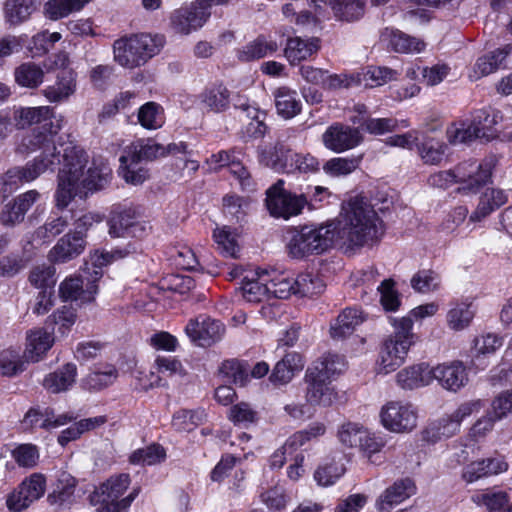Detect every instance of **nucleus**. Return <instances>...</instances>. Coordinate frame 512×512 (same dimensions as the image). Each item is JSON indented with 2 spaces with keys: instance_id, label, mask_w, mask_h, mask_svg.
<instances>
[{
  "instance_id": "obj_1",
  "label": "nucleus",
  "mask_w": 512,
  "mask_h": 512,
  "mask_svg": "<svg viewBox=\"0 0 512 512\" xmlns=\"http://www.w3.org/2000/svg\"><path fill=\"white\" fill-rule=\"evenodd\" d=\"M14 120L21 129L35 125L32 132L22 139L21 147L27 152L41 149L42 153L24 167H14L5 173L0 180L3 198L16 190L19 184L33 181L47 170L53 171L61 162L62 148L57 149L52 137L61 130L63 120L55 117L53 108L21 107L15 111Z\"/></svg>"
},
{
  "instance_id": "obj_2",
  "label": "nucleus",
  "mask_w": 512,
  "mask_h": 512,
  "mask_svg": "<svg viewBox=\"0 0 512 512\" xmlns=\"http://www.w3.org/2000/svg\"><path fill=\"white\" fill-rule=\"evenodd\" d=\"M377 199H369L358 195L343 203L339 217L330 221L337 244L347 250L372 247L379 243L385 233V224L378 211L388 209L382 200L378 206Z\"/></svg>"
},
{
  "instance_id": "obj_3",
  "label": "nucleus",
  "mask_w": 512,
  "mask_h": 512,
  "mask_svg": "<svg viewBox=\"0 0 512 512\" xmlns=\"http://www.w3.org/2000/svg\"><path fill=\"white\" fill-rule=\"evenodd\" d=\"M60 156L61 168L58 172V184L55 192V205L58 209H65L71 201L81 195L84 190L97 191L103 189L112 176L108 165L90 167L84 175V168L88 163L86 152L72 143L62 144Z\"/></svg>"
},
{
  "instance_id": "obj_4",
  "label": "nucleus",
  "mask_w": 512,
  "mask_h": 512,
  "mask_svg": "<svg viewBox=\"0 0 512 512\" xmlns=\"http://www.w3.org/2000/svg\"><path fill=\"white\" fill-rule=\"evenodd\" d=\"M495 156L485 158L480 164L475 162H463L453 170L438 171L431 174L427 182L430 186L446 189L455 183L465 184V188L476 191L486 185L496 167Z\"/></svg>"
},
{
  "instance_id": "obj_5",
  "label": "nucleus",
  "mask_w": 512,
  "mask_h": 512,
  "mask_svg": "<svg viewBox=\"0 0 512 512\" xmlns=\"http://www.w3.org/2000/svg\"><path fill=\"white\" fill-rule=\"evenodd\" d=\"M163 35L146 33L123 36L113 43L114 61L120 66L133 69L144 65L157 55L164 46Z\"/></svg>"
},
{
  "instance_id": "obj_6",
  "label": "nucleus",
  "mask_w": 512,
  "mask_h": 512,
  "mask_svg": "<svg viewBox=\"0 0 512 512\" xmlns=\"http://www.w3.org/2000/svg\"><path fill=\"white\" fill-rule=\"evenodd\" d=\"M330 222L320 226L305 225L290 228L286 232V249L288 254L301 259L312 254H321L337 244Z\"/></svg>"
},
{
  "instance_id": "obj_7",
  "label": "nucleus",
  "mask_w": 512,
  "mask_h": 512,
  "mask_svg": "<svg viewBox=\"0 0 512 512\" xmlns=\"http://www.w3.org/2000/svg\"><path fill=\"white\" fill-rule=\"evenodd\" d=\"M393 333L382 343L379 365L384 373H390L400 367L411 348L416 342V335L413 333V322L411 317L391 318Z\"/></svg>"
},
{
  "instance_id": "obj_8",
  "label": "nucleus",
  "mask_w": 512,
  "mask_h": 512,
  "mask_svg": "<svg viewBox=\"0 0 512 512\" xmlns=\"http://www.w3.org/2000/svg\"><path fill=\"white\" fill-rule=\"evenodd\" d=\"M129 485L130 477L128 474L112 476L106 482L102 483L90 495L91 504L99 506L96 512L125 511L138 494V490L134 489L129 495L121 498Z\"/></svg>"
},
{
  "instance_id": "obj_9",
  "label": "nucleus",
  "mask_w": 512,
  "mask_h": 512,
  "mask_svg": "<svg viewBox=\"0 0 512 512\" xmlns=\"http://www.w3.org/2000/svg\"><path fill=\"white\" fill-rule=\"evenodd\" d=\"M284 184L279 179L266 191V206L271 216L289 219L299 215L308 201L305 194H294L285 189Z\"/></svg>"
},
{
  "instance_id": "obj_10",
  "label": "nucleus",
  "mask_w": 512,
  "mask_h": 512,
  "mask_svg": "<svg viewBox=\"0 0 512 512\" xmlns=\"http://www.w3.org/2000/svg\"><path fill=\"white\" fill-rule=\"evenodd\" d=\"M498 113L490 108L476 110L472 115L471 123L456 129L450 136L452 143H467L475 139L489 140L494 135V126L498 123Z\"/></svg>"
},
{
  "instance_id": "obj_11",
  "label": "nucleus",
  "mask_w": 512,
  "mask_h": 512,
  "mask_svg": "<svg viewBox=\"0 0 512 512\" xmlns=\"http://www.w3.org/2000/svg\"><path fill=\"white\" fill-rule=\"evenodd\" d=\"M480 408V400L463 403L452 414L429 424L425 430L427 440L436 442L442 438L454 436L460 430L463 419L478 412Z\"/></svg>"
},
{
  "instance_id": "obj_12",
  "label": "nucleus",
  "mask_w": 512,
  "mask_h": 512,
  "mask_svg": "<svg viewBox=\"0 0 512 512\" xmlns=\"http://www.w3.org/2000/svg\"><path fill=\"white\" fill-rule=\"evenodd\" d=\"M380 416L383 426L392 432H409L417 426V411L410 403L388 402Z\"/></svg>"
},
{
  "instance_id": "obj_13",
  "label": "nucleus",
  "mask_w": 512,
  "mask_h": 512,
  "mask_svg": "<svg viewBox=\"0 0 512 512\" xmlns=\"http://www.w3.org/2000/svg\"><path fill=\"white\" fill-rule=\"evenodd\" d=\"M46 479L40 473H33L22 481L18 489L7 497V507L13 512H20L44 495Z\"/></svg>"
},
{
  "instance_id": "obj_14",
  "label": "nucleus",
  "mask_w": 512,
  "mask_h": 512,
  "mask_svg": "<svg viewBox=\"0 0 512 512\" xmlns=\"http://www.w3.org/2000/svg\"><path fill=\"white\" fill-rule=\"evenodd\" d=\"M303 382L304 398L313 407H329L337 399V392L330 380L318 376V372L306 369Z\"/></svg>"
},
{
  "instance_id": "obj_15",
  "label": "nucleus",
  "mask_w": 512,
  "mask_h": 512,
  "mask_svg": "<svg viewBox=\"0 0 512 512\" xmlns=\"http://www.w3.org/2000/svg\"><path fill=\"white\" fill-rule=\"evenodd\" d=\"M361 141L362 136L358 128L341 123L332 124L322 135L324 146L335 153L353 149Z\"/></svg>"
},
{
  "instance_id": "obj_16",
  "label": "nucleus",
  "mask_w": 512,
  "mask_h": 512,
  "mask_svg": "<svg viewBox=\"0 0 512 512\" xmlns=\"http://www.w3.org/2000/svg\"><path fill=\"white\" fill-rule=\"evenodd\" d=\"M187 336L200 346H209L224 335L225 327L218 321L208 317L191 319L185 327Z\"/></svg>"
},
{
  "instance_id": "obj_17",
  "label": "nucleus",
  "mask_w": 512,
  "mask_h": 512,
  "mask_svg": "<svg viewBox=\"0 0 512 512\" xmlns=\"http://www.w3.org/2000/svg\"><path fill=\"white\" fill-rule=\"evenodd\" d=\"M297 153L284 143L265 146L259 151V161L277 172L296 171Z\"/></svg>"
},
{
  "instance_id": "obj_18",
  "label": "nucleus",
  "mask_w": 512,
  "mask_h": 512,
  "mask_svg": "<svg viewBox=\"0 0 512 512\" xmlns=\"http://www.w3.org/2000/svg\"><path fill=\"white\" fill-rule=\"evenodd\" d=\"M210 14V11L196 2L191 6L175 10L171 15V25L177 33L187 35L201 28Z\"/></svg>"
},
{
  "instance_id": "obj_19",
  "label": "nucleus",
  "mask_w": 512,
  "mask_h": 512,
  "mask_svg": "<svg viewBox=\"0 0 512 512\" xmlns=\"http://www.w3.org/2000/svg\"><path fill=\"white\" fill-rule=\"evenodd\" d=\"M234 108L241 111L246 120L244 125L245 133L252 138H262L268 127L265 123L266 113L260 110L242 95L237 94L234 98Z\"/></svg>"
},
{
  "instance_id": "obj_20",
  "label": "nucleus",
  "mask_w": 512,
  "mask_h": 512,
  "mask_svg": "<svg viewBox=\"0 0 512 512\" xmlns=\"http://www.w3.org/2000/svg\"><path fill=\"white\" fill-rule=\"evenodd\" d=\"M430 373L432 380H437L443 388L449 391H458L468 381L466 368L460 361L439 364L431 368Z\"/></svg>"
},
{
  "instance_id": "obj_21",
  "label": "nucleus",
  "mask_w": 512,
  "mask_h": 512,
  "mask_svg": "<svg viewBox=\"0 0 512 512\" xmlns=\"http://www.w3.org/2000/svg\"><path fill=\"white\" fill-rule=\"evenodd\" d=\"M86 240L80 234L68 232L49 251L48 259L53 263H66L83 253Z\"/></svg>"
},
{
  "instance_id": "obj_22",
  "label": "nucleus",
  "mask_w": 512,
  "mask_h": 512,
  "mask_svg": "<svg viewBox=\"0 0 512 512\" xmlns=\"http://www.w3.org/2000/svg\"><path fill=\"white\" fill-rule=\"evenodd\" d=\"M416 493V486L410 478L399 479L387 487L377 499L376 505L380 512H389Z\"/></svg>"
},
{
  "instance_id": "obj_23",
  "label": "nucleus",
  "mask_w": 512,
  "mask_h": 512,
  "mask_svg": "<svg viewBox=\"0 0 512 512\" xmlns=\"http://www.w3.org/2000/svg\"><path fill=\"white\" fill-rule=\"evenodd\" d=\"M74 419L73 416L64 413L55 415L50 408L41 410L40 408H31L25 414L23 423L29 428H42L46 430L55 429L66 425Z\"/></svg>"
},
{
  "instance_id": "obj_24",
  "label": "nucleus",
  "mask_w": 512,
  "mask_h": 512,
  "mask_svg": "<svg viewBox=\"0 0 512 512\" xmlns=\"http://www.w3.org/2000/svg\"><path fill=\"white\" fill-rule=\"evenodd\" d=\"M154 367L155 371L150 372V388L166 386L167 378H182L186 374L182 363L172 356H158Z\"/></svg>"
},
{
  "instance_id": "obj_25",
  "label": "nucleus",
  "mask_w": 512,
  "mask_h": 512,
  "mask_svg": "<svg viewBox=\"0 0 512 512\" xmlns=\"http://www.w3.org/2000/svg\"><path fill=\"white\" fill-rule=\"evenodd\" d=\"M508 464L499 457L473 461L466 465L462 472V478L467 483H473L494 474L506 471Z\"/></svg>"
},
{
  "instance_id": "obj_26",
  "label": "nucleus",
  "mask_w": 512,
  "mask_h": 512,
  "mask_svg": "<svg viewBox=\"0 0 512 512\" xmlns=\"http://www.w3.org/2000/svg\"><path fill=\"white\" fill-rule=\"evenodd\" d=\"M304 361L298 352L290 351L275 364L272 373L269 376L270 381L275 385H284L289 383L295 373L302 370Z\"/></svg>"
},
{
  "instance_id": "obj_27",
  "label": "nucleus",
  "mask_w": 512,
  "mask_h": 512,
  "mask_svg": "<svg viewBox=\"0 0 512 512\" xmlns=\"http://www.w3.org/2000/svg\"><path fill=\"white\" fill-rule=\"evenodd\" d=\"M39 0H5L3 18L7 25L16 27L28 21L38 9Z\"/></svg>"
},
{
  "instance_id": "obj_28",
  "label": "nucleus",
  "mask_w": 512,
  "mask_h": 512,
  "mask_svg": "<svg viewBox=\"0 0 512 512\" xmlns=\"http://www.w3.org/2000/svg\"><path fill=\"white\" fill-rule=\"evenodd\" d=\"M201 105L208 111L223 113L230 108L231 92L222 83L207 86L199 95Z\"/></svg>"
},
{
  "instance_id": "obj_29",
  "label": "nucleus",
  "mask_w": 512,
  "mask_h": 512,
  "mask_svg": "<svg viewBox=\"0 0 512 512\" xmlns=\"http://www.w3.org/2000/svg\"><path fill=\"white\" fill-rule=\"evenodd\" d=\"M76 76L71 70L61 71L53 85L42 90V95L51 103H60L69 99L76 91Z\"/></svg>"
},
{
  "instance_id": "obj_30",
  "label": "nucleus",
  "mask_w": 512,
  "mask_h": 512,
  "mask_svg": "<svg viewBox=\"0 0 512 512\" xmlns=\"http://www.w3.org/2000/svg\"><path fill=\"white\" fill-rule=\"evenodd\" d=\"M84 280L81 277H67L59 286L61 298L65 301L91 302L97 294V285L91 284L83 287Z\"/></svg>"
},
{
  "instance_id": "obj_31",
  "label": "nucleus",
  "mask_w": 512,
  "mask_h": 512,
  "mask_svg": "<svg viewBox=\"0 0 512 512\" xmlns=\"http://www.w3.org/2000/svg\"><path fill=\"white\" fill-rule=\"evenodd\" d=\"M398 385L403 389H416L429 385L432 381L430 368L425 363L406 367L399 371L396 376Z\"/></svg>"
},
{
  "instance_id": "obj_32",
  "label": "nucleus",
  "mask_w": 512,
  "mask_h": 512,
  "mask_svg": "<svg viewBox=\"0 0 512 512\" xmlns=\"http://www.w3.org/2000/svg\"><path fill=\"white\" fill-rule=\"evenodd\" d=\"M77 367L73 363H67L56 371L49 373L43 380L44 388L50 393L67 391L75 383Z\"/></svg>"
},
{
  "instance_id": "obj_33",
  "label": "nucleus",
  "mask_w": 512,
  "mask_h": 512,
  "mask_svg": "<svg viewBox=\"0 0 512 512\" xmlns=\"http://www.w3.org/2000/svg\"><path fill=\"white\" fill-rule=\"evenodd\" d=\"M364 321L362 311L356 308L344 309L330 326L333 339H344L350 336L355 328Z\"/></svg>"
},
{
  "instance_id": "obj_34",
  "label": "nucleus",
  "mask_w": 512,
  "mask_h": 512,
  "mask_svg": "<svg viewBox=\"0 0 512 512\" xmlns=\"http://www.w3.org/2000/svg\"><path fill=\"white\" fill-rule=\"evenodd\" d=\"M318 49V38L292 37L287 40L284 55L291 65H296L316 53Z\"/></svg>"
},
{
  "instance_id": "obj_35",
  "label": "nucleus",
  "mask_w": 512,
  "mask_h": 512,
  "mask_svg": "<svg viewBox=\"0 0 512 512\" xmlns=\"http://www.w3.org/2000/svg\"><path fill=\"white\" fill-rule=\"evenodd\" d=\"M164 157L163 145L149 138L138 140L132 143L125 150V160H131L132 163L141 161H153Z\"/></svg>"
},
{
  "instance_id": "obj_36",
  "label": "nucleus",
  "mask_w": 512,
  "mask_h": 512,
  "mask_svg": "<svg viewBox=\"0 0 512 512\" xmlns=\"http://www.w3.org/2000/svg\"><path fill=\"white\" fill-rule=\"evenodd\" d=\"M77 481L69 473L61 471L53 491L48 495L47 500L51 505L67 506L73 503Z\"/></svg>"
},
{
  "instance_id": "obj_37",
  "label": "nucleus",
  "mask_w": 512,
  "mask_h": 512,
  "mask_svg": "<svg viewBox=\"0 0 512 512\" xmlns=\"http://www.w3.org/2000/svg\"><path fill=\"white\" fill-rule=\"evenodd\" d=\"M278 115L291 119L301 112L302 104L298 93L288 87H279L273 93Z\"/></svg>"
},
{
  "instance_id": "obj_38",
  "label": "nucleus",
  "mask_w": 512,
  "mask_h": 512,
  "mask_svg": "<svg viewBox=\"0 0 512 512\" xmlns=\"http://www.w3.org/2000/svg\"><path fill=\"white\" fill-rule=\"evenodd\" d=\"M345 368L346 362L344 357L334 353H326L314 361L307 370L313 373L318 372V376L332 382V379L341 374Z\"/></svg>"
},
{
  "instance_id": "obj_39",
  "label": "nucleus",
  "mask_w": 512,
  "mask_h": 512,
  "mask_svg": "<svg viewBox=\"0 0 512 512\" xmlns=\"http://www.w3.org/2000/svg\"><path fill=\"white\" fill-rule=\"evenodd\" d=\"M54 342L53 335L44 329L31 330L27 334L25 357L36 362L46 353Z\"/></svg>"
},
{
  "instance_id": "obj_40",
  "label": "nucleus",
  "mask_w": 512,
  "mask_h": 512,
  "mask_svg": "<svg viewBox=\"0 0 512 512\" xmlns=\"http://www.w3.org/2000/svg\"><path fill=\"white\" fill-rule=\"evenodd\" d=\"M512 52V45H505L478 58L474 73L477 78L489 75L506 65V58Z\"/></svg>"
},
{
  "instance_id": "obj_41",
  "label": "nucleus",
  "mask_w": 512,
  "mask_h": 512,
  "mask_svg": "<svg viewBox=\"0 0 512 512\" xmlns=\"http://www.w3.org/2000/svg\"><path fill=\"white\" fill-rule=\"evenodd\" d=\"M346 472L342 457L326 459L314 472V479L318 485L328 487L333 485Z\"/></svg>"
},
{
  "instance_id": "obj_42",
  "label": "nucleus",
  "mask_w": 512,
  "mask_h": 512,
  "mask_svg": "<svg viewBox=\"0 0 512 512\" xmlns=\"http://www.w3.org/2000/svg\"><path fill=\"white\" fill-rule=\"evenodd\" d=\"M383 36L388 37L390 47L398 53H420L426 46L421 39L411 37L399 30L386 29Z\"/></svg>"
},
{
  "instance_id": "obj_43",
  "label": "nucleus",
  "mask_w": 512,
  "mask_h": 512,
  "mask_svg": "<svg viewBox=\"0 0 512 512\" xmlns=\"http://www.w3.org/2000/svg\"><path fill=\"white\" fill-rule=\"evenodd\" d=\"M278 50L276 41L267 40L264 36H259L255 40L238 50L237 56L241 61H252L266 57Z\"/></svg>"
},
{
  "instance_id": "obj_44",
  "label": "nucleus",
  "mask_w": 512,
  "mask_h": 512,
  "mask_svg": "<svg viewBox=\"0 0 512 512\" xmlns=\"http://www.w3.org/2000/svg\"><path fill=\"white\" fill-rule=\"evenodd\" d=\"M44 70L34 62H25L14 71L15 82L25 88H37L44 81Z\"/></svg>"
},
{
  "instance_id": "obj_45",
  "label": "nucleus",
  "mask_w": 512,
  "mask_h": 512,
  "mask_svg": "<svg viewBox=\"0 0 512 512\" xmlns=\"http://www.w3.org/2000/svg\"><path fill=\"white\" fill-rule=\"evenodd\" d=\"M213 238L217 249L225 257L238 258L240 246L237 240V233L228 226L217 227L214 230Z\"/></svg>"
},
{
  "instance_id": "obj_46",
  "label": "nucleus",
  "mask_w": 512,
  "mask_h": 512,
  "mask_svg": "<svg viewBox=\"0 0 512 512\" xmlns=\"http://www.w3.org/2000/svg\"><path fill=\"white\" fill-rule=\"evenodd\" d=\"M412 289L421 294L434 293L442 286L441 276L433 269L418 270L411 278Z\"/></svg>"
},
{
  "instance_id": "obj_47",
  "label": "nucleus",
  "mask_w": 512,
  "mask_h": 512,
  "mask_svg": "<svg viewBox=\"0 0 512 512\" xmlns=\"http://www.w3.org/2000/svg\"><path fill=\"white\" fill-rule=\"evenodd\" d=\"M28 280L39 292H54L57 282L56 269L51 265H38L31 269Z\"/></svg>"
},
{
  "instance_id": "obj_48",
  "label": "nucleus",
  "mask_w": 512,
  "mask_h": 512,
  "mask_svg": "<svg viewBox=\"0 0 512 512\" xmlns=\"http://www.w3.org/2000/svg\"><path fill=\"white\" fill-rule=\"evenodd\" d=\"M420 158L425 164L438 165L442 162L446 144L436 138L426 137L422 142L416 144Z\"/></svg>"
},
{
  "instance_id": "obj_49",
  "label": "nucleus",
  "mask_w": 512,
  "mask_h": 512,
  "mask_svg": "<svg viewBox=\"0 0 512 512\" xmlns=\"http://www.w3.org/2000/svg\"><path fill=\"white\" fill-rule=\"evenodd\" d=\"M473 318L474 312L471 310V304L466 302L454 303L446 315L447 325L454 331L467 328Z\"/></svg>"
},
{
  "instance_id": "obj_50",
  "label": "nucleus",
  "mask_w": 512,
  "mask_h": 512,
  "mask_svg": "<svg viewBox=\"0 0 512 512\" xmlns=\"http://www.w3.org/2000/svg\"><path fill=\"white\" fill-rule=\"evenodd\" d=\"M118 376L113 365H105L89 373L83 379V386L89 390H100L114 383Z\"/></svg>"
},
{
  "instance_id": "obj_51",
  "label": "nucleus",
  "mask_w": 512,
  "mask_h": 512,
  "mask_svg": "<svg viewBox=\"0 0 512 512\" xmlns=\"http://www.w3.org/2000/svg\"><path fill=\"white\" fill-rule=\"evenodd\" d=\"M91 0H49L45 5V13L51 20L67 17L80 11Z\"/></svg>"
},
{
  "instance_id": "obj_52",
  "label": "nucleus",
  "mask_w": 512,
  "mask_h": 512,
  "mask_svg": "<svg viewBox=\"0 0 512 512\" xmlns=\"http://www.w3.org/2000/svg\"><path fill=\"white\" fill-rule=\"evenodd\" d=\"M138 216L139 214L133 208H126L119 212H115L108 221L110 236H126Z\"/></svg>"
},
{
  "instance_id": "obj_53",
  "label": "nucleus",
  "mask_w": 512,
  "mask_h": 512,
  "mask_svg": "<svg viewBox=\"0 0 512 512\" xmlns=\"http://www.w3.org/2000/svg\"><path fill=\"white\" fill-rule=\"evenodd\" d=\"M248 371V364L238 359L225 360L219 367V374L225 378L226 381L241 386L245 385L248 380Z\"/></svg>"
},
{
  "instance_id": "obj_54",
  "label": "nucleus",
  "mask_w": 512,
  "mask_h": 512,
  "mask_svg": "<svg viewBox=\"0 0 512 512\" xmlns=\"http://www.w3.org/2000/svg\"><path fill=\"white\" fill-rule=\"evenodd\" d=\"M268 274L265 272L256 280H245L240 288L242 296L252 303L261 302L269 296L267 283Z\"/></svg>"
},
{
  "instance_id": "obj_55",
  "label": "nucleus",
  "mask_w": 512,
  "mask_h": 512,
  "mask_svg": "<svg viewBox=\"0 0 512 512\" xmlns=\"http://www.w3.org/2000/svg\"><path fill=\"white\" fill-rule=\"evenodd\" d=\"M138 121L145 129L155 130L164 124L163 109L155 102H147L138 111Z\"/></svg>"
},
{
  "instance_id": "obj_56",
  "label": "nucleus",
  "mask_w": 512,
  "mask_h": 512,
  "mask_svg": "<svg viewBox=\"0 0 512 512\" xmlns=\"http://www.w3.org/2000/svg\"><path fill=\"white\" fill-rule=\"evenodd\" d=\"M294 294L302 297H311L324 290L323 281L312 273H301L294 279Z\"/></svg>"
},
{
  "instance_id": "obj_57",
  "label": "nucleus",
  "mask_w": 512,
  "mask_h": 512,
  "mask_svg": "<svg viewBox=\"0 0 512 512\" xmlns=\"http://www.w3.org/2000/svg\"><path fill=\"white\" fill-rule=\"evenodd\" d=\"M326 426L321 422H312L307 428L295 432L286 440V447H291L292 450H297L307 442L317 439L324 435Z\"/></svg>"
},
{
  "instance_id": "obj_58",
  "label": "nucleus",
  "mask_w": 512,
  "mask_h": 512,
  "mask_svg": "<svg viewBox=\"0 0 512 512\" xmlns=\"http://www.w3.org/2000/svg\"><path fill=\"white\" fill-rule=\"evenodd\" d=\"M166 453L163 447L152 444L145 448L135 450L129 457V462L134 465H154L165 459Z\"/></svg>"
},
{
  "instance_id": "obj_59",
  "label": "nucleus",
  "mask_w": 512,
  "mask_h": 512,
  "mask_svg": "<svg viewBox=\"0 0 512 512\" xmlns=\"http://www.w3.org/2000/svg\"><path fill=\"white\" fill-rule=\"evenodd\" d=\"M125 153L120 157L119 175L127 182L133 185H140L149 177L148 170L138 167L140 162L132 163L131 160H125Z\"/></svg>"
},
{
  "instance_id": "obj_60",
  "label": "nucleus",
  "mask_w": 512,
  "mask_h": 512,
  "mask_svg": "<svg viewBox=\"0 0 512 512\" xmlns=\"http://www.w3.org/2000/svg\"><path fill=\"white\" fill-rule=\"evenodd\" d=\"M67 226L68 220L66 217H49L42 226L35 230L33 238L42 242L48 241L62 233Z\"/></svg>"
},
{
  "instance_id": "obj_61",
  "label": "nucleus",
  "mask_w": 512,
  "mask_h": 512,
  "mask_svg": "<svg viewBox=\"0 0 512 512\" xmlns=\"http://www.w3.org/2000/svg\"><path fill=\"white\" fill-rule=\"evenodd\" d=\"M134 253H136V247L129 243L124 247H116L109 251H95L91 255V260L97 266H106L114 261L124 259Z\"/></svg>"
},
{
  "instance_id": "obj_62",
  "label": "nucleus",
  "mask_w": 512,
  "mask_h": 512,
  "mask_svg": "<svg viewBox=\"0 0 512 512\" xmlns=\"http://www.w3.org/2000/svg\"><path fill=\"white\" fill-rule=\"evenodd\" d=\"M205 412L198 410H179L173 415L172 425L177 430L190 431L201 424L205 419Z\"/></svg>"
},
{
  "instance_id": "obj_63",
  "label": "nucleus",
  "mask_w": 512,
  "mask_h": 512,
  "mask_svg": "<svg viewBox=\"0 0 512 512\" xmlns=\"http://www.w3.org/2000/svg\"><path fill=\"white\" fill-rule=\"evenodd\" d=\"M294 279L284 273H277L272 278H267L269 295L275 298L285 299L294 294Z\"/></svg>"
},
{
  "instance_id": "obj_64",
  "label": "nucleus",
  "mask_w": 512,
  "mask_h": 512,
  "mask_svg": "<svg viewBox=\"0 0 512 512\" xmlns=\"http://www.w3.org/2000/svg\"><path fill=\"white\" fill-rule=\"evenodd\" d=\"M23 371V362L18 350L6 349L0 352V375L15 376Z\"/></svg>"
}]
</instances>
